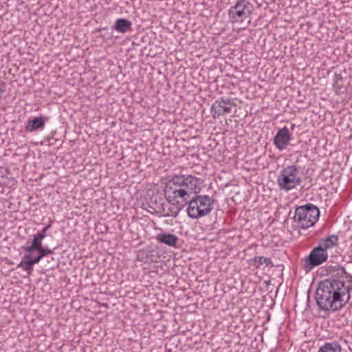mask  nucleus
<instances>
[{
  "label": "nucleus",
  "mask_w": 352,
  "mask_h": 352,
  "mask_svg": "<svg viewBox=\"0 0 352 352\" xmlns=\"http://www.w3.org/2000/svg\"><path fill=\"white\" fill-rule=\"evenodd\" d=\"M197 192L198 191L169 188V186H166L164 188V195L168 203H170L171 201H179L178 199H181L182 201L188 205V203L191 199V195Z\"/></svg>",
  "instance_id": "obj_8"
},
{
  "label": "nucleus",
  "mask_w": 352,
  "mask_h": 352,
  "mask_svg": "<svg viewBox=\"0 0 352 352\" xmlns=\"http://www.w3.org/2000/svg\"><path fill=\"white\" fill-rule=\"evenodd\" d=\"M338 243V236L333 234L324 239L320 243L319 246L327 252L328 249L337 246Z\"/></svg>",
  "instance_id": "obj_16"
},
{
  "label": "nucleus",
  "mask_w": 352,
  "mask_h": 352,
  "mask_svg": "<svg viewBox=\"0 0 352 352\" xmlns=\"http://www.w3.org/2000/svg\"><path fill=\"white\" fill-rule=\"evenodd\" d=\"M319 216V209L312 204H307L296 208L294 220L300 228L307 229L317 222Z\"/></svg>",
  "instance_id": "obj_2"
},
{
  "label": "nucleus",
  "mask_w": 352,
  "mask_h": 352,
  "mask_svg": "<svg viewBox=\"0 0 352 352\" xmlns=\"http://www.w3.org/2000/svg\"><path fill=\"white\" fill-rule=\"evenodd\" d=\"M252 261L253 263V265L256 268L259 267L260 265L263 264H265L266 266H273L271 259L264 256H255L252 258Z\"/></svg>",
  "instance_id": "obj_19"
},
{
  "label": "nucleus",
  "mask_w": 352,
  "mask_h": 352,
  "mask_svg": "<svg viewBox=\"0 0 352 352\" xmlns=\"http://www.w3.org/2000/svg\"><path fill=\"white\" fill-rule=\"evenodd\" d=\"M328 258V253L321 247H315L309 254L302 260L303 267L305 270H310L314 267L324 263Z\"/></svg>",
  "instance_id": "obj_7"
},
{
  "label": "nucleus",
  "mask_w": 352,
  "mask_h": 352,
  "mask_svg": "<svg viewBox=\"0 0 352 352\" xmlns=\"http://www.w3.org/2000/svg\"><path fill=\"white\" fill-rule=\"evenodd\" d=\"M252 5L245 0H238L234 6H232L228 15L232 22L242 23L245 19L250 22V16L252 14Z\"/></svg>",
  "instance_id": "obj_5"
},
{
  "label": "nucleus",
  "mask_w": 352,
  "mask_h": 352,
  "mask_svg": "<svg viewBox=\"0 0 352 352\" xmlns=\"http://www.w3.org/2000/svg\"><path fill=\"white\" fill-rule=\"evenodd\" d=\"M154 250L151 246H147L146 248L139 250L137 252V260L142 262L144 263H151L154 261L153 258V253Z\"/></svg>",
  "instance_id": "obj_12"
},
{
  "label": "nucleus",
  "mask_w": 352,
  "mask_h": 352,
  "mask_svg": "<svg viewBox=\"0 0 352 352\" xmlns=\"http://www.w3.org/2000/svg\"><path fill=\"white\" fill-rule=\"evenodd\" d=\"M132 23L126 19H118L113 26V28L120 33H126L131 30Z\"/></svg>",
  "instance_id": "obj_15"
},
{
  "label": "nucleus",
  "mask_w": 352,
  "mask_h": 352,
  "mask_svg": "<svg viewBox=\"0 0 352 352\" xmlns=\"http://www.w3.org/2000/svg\"><path fill=\"white\" fill-rule=\"evenodd\" d=\"M333 272L331 278L320 282L316 293L317 305L326 311H337L351 299L352 275L340 265L333 267Z\"/></svg>",
  "instance_id": "obj_1"
},
{
  "label": "nucleus",
  "mask_w": 352,
  "mask_h": 352,
  "mask_svg": "<svg viewBox=\"0 0 352 352\" xmlns=\"http://www.w3.org/2000/svg\"><path fill=\"white\" fill-rule=\"evenodd\" d=\"M213 201L208 195H195L187 207V214L192 219H198L210 212Z\"/></svg>",
  "instance_id": "obj_3"
},
{
  "label": "nucleus",
  "mask_w": 352,
  "mask_h": 352,
  "mask_svg": "<svg viewBox=\"0 0 352 352\" xmlns=\"http://www.w3.org/2000/svg\"><path fill=\"white\" fill-rule=\"evenodd\" d=\"M50 227H51V224H48L46 226H45L43 230H45V232H47V230L50 228Z\"/></svg>",
  "instance_id": "obj_25"
},
{
  "label": "nucleus",
  "mask_w": 352,
  "mask_h": 352,
  "mask_svg": "<svg viewBox=\"0 0 352 352\" xmlns=\"http://www.w3.org/2000/svg\"><path fill=\"white\" fill-rule=\"evenodd\" d=\"M33 266L32 261L29 259H25L24 262V271L27 272L28 275L32 274L33 271Z\"/></svg>",
  "instance_id": "obj_21"
},
{
  "label": "nucleus",
  "mask_w": 352,
  "mask_h": 352,
  "mask_svg": "<svg viewBox=\"0 0 352 352\" xmlns=\"http://www.w3.org/2000/svg\"><path fill=\"white\" fill-rule=\"evenodd\" d=\"M47 236V232L42 230L33 236L31 244L42 243L43 239Z\"/></svg>",
  "instance_id": "obj_20"
},
{
  "label": "nucleus",
  "mask_w": 352,
  "mask_h": 352,
  "mask_svg": "<svg viewBox=\"0 0 352 352\" xmlns=\"http://www.w3.org/2000/svg\"><path fill=\"white\" fill-rule=\"evenodd\" d=\"M169 188L185 189L186 190L199 191V181L196 177L185 175H175L166 183Z\"/></svg>",
  "instance_id": "obj_6"
},
{
  "label": "nucleus",
  "mask_w": 352,
  "mask_h": 352,
  "mask_svg": "<svg viewBox=\"0 0 352 352\" xmlns=\"http://www.w3.org/2000/svg\"><path fill=\"white\" fill-rule=\"evenodd\" d=\"M301 183L299 168L295 165L283 168L277 176V184L280 190L289 191Z\"/></svg>",
  "instance_id": "obj_4"
},
{
  "label": "nucleus",
  "mask_w": 352,
  "mask_h": 352,
  "mask_svg": "<svg viewBox=\"0 0 352 352\" xmlns=\"http://www.w3.org/2000/svg\"><path fill=\"white\" fill-rule=\"evenodd\" d=\"M291 134L289 129L284 126L277 131L274 137V144L280 151H283L289 144L291 140Z\"/></svg>",
  "instance_id": "obj_10"
},
{
  "label": "nucleus",
  "mask_w": 352,
  "mask_h": 352,
  "mask_svg": "<svg viewBox=\"0 0 352 352\" xmlns=\"http://www.w3.org/2000/svg\"><path fill=\"white\" fill-rule=\"evenodd\" d=\"M47 120V118L43 116L36 117L27 122L25 127V131L32 132L39 129H43L45 124L46 120Z\"/></svg>",
  "instance_id": "obj_13"
},
{
  "label": "nucleus",
  "mask_w": 352,
  "mask_h": 352,
  "mask_svg": "<svg viewBox=\"0 0 352 352\" xmlns=\"http://www.w3.org/2000/svg\"><path fill=\"white\" fill-rule=\"evenodd\" d=\"M318 352H342V347L339 342L333 341L324 343Z\"/></svg>",
  "instance_id": "obj_17"
},
{
  "label": "nucleus",
  "mask_w": 352,
  "mask_h": 352,
  "mask_svg": "<svg viewBox=\"0 0 352 352\" xmlns=\"http://www.w3.org/2000/svg\"><path fill=\"white\" fill-rule=\"evenodd\" d=\"M43 258L40 256V254L38 253V255L34 257H30V258H28L30 261H32V264L34 265L35 264H37L40 262V261Z\"/></svg>",
  "instance_id": "obj_22"
},
{
  "label": "nucleus",
  "mask_w": 352,
  "mask_h": 352,
  "mask_svg": "<svg viewBox=\"0 0 352 352\" xmlns=\"http://www.w3.org/2000/svg\"><path fill=\"white\" fill-rule=\"evenodd\" d=\"M25 259H22V261L17 265V268H21L24 270V262Z\"/></svg>",
  "instance_id": "obj_24"
},
{
  "label": "nucleus",
  "mask_w": 352,
  "mask_h": 352,
  "mask_svg": "<svg viewBox=\"0 0 352 352\" xmlns=\"http://www.w3.org/2000/svg\"><path fill=\"white\" fill-rule=\"evenodd\" d=\"M171 206L169 207L168 212L163 214L164 217H177L179 212L184 208V205L179 204V201H171Z\"/></svg>",
  "instance_id": "obj_18"
},
{
  "label": "nucleus",
  "mask_w": 352,
  "mask_h": 352,
  "mask_svg": "<svg viewBox=\"0 0 352 352\" xmlns=\"http://www.w3.org/2000/svg\"><path fill=\"white\" fill-rule=\"evenodd\" d=\"M156 240L163 244L171 247H176V244L179 241L178 237L171 233H160L156 236Z\"/></svg>",
  "instance_id": "obj_14"
},
{
  "label": "nucleus",
  "mask_w": 352,
  "mask_h": 352,
  "mask_svg": "<svg viewBox=\"0 0 352 352\" xmlns=\"http://www.w3.org/2000/svg\"><path fill=\"white\" fill-rule=\"evenodd\" d=\"M6 91V84L4 82L1 81L0 80V98H1V96Z\"/></svg>",
  "instance_id": "obj_23"
},
{
  "label": "nucleus",
  "mask_w": 352,
  "mask_h": 352,
  "mask_svg": "<svg viewBox=\"0 0 352 352\" xmlns=\"http://www.w3.org/2000/svg\"><path fill=\"white\" fill-rule=\"evenodd\" d=\"M22 250L25 252L24 258H30L34 251H37L42 258L54 253L53 250L50 249L48 247H43L42 243L23 246Z\"/></svg>",
  "instance_id": "obj_11"
},
{
  "label": "nucleus",
  "mask_w": 352,
  "mask_h": 352,
  "mask_svg": "<svg viewBox=\"0 0 352 352\" xmlns=\"http://www.w3.org/2000/svg\"><path fill=\"white\" fill-rule=\"evenodd\" d=\"M233 101L230 98H221L217 100L211 107L210 112L214 118L231 111L230 106H234Z\"/></svg>",
  "instance_id": "obj_9"
}]
</instances>
